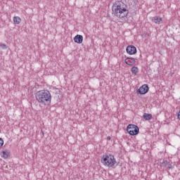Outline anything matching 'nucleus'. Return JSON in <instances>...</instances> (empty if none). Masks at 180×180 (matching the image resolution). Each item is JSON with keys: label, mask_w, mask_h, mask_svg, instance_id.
<instances>
[{"label": "nucleus", "mask_w": 180, "mask_h": 180, "mask_svg": "<svg viewBox=\"0 0 180 180\" xmlns=\"http://www.w3.org/2000/svg\"><path fill=\"white\" fill-rule=\"evenodd\" d=\"M112 12L117 18L123 19L129 15V11L126 9L124 4L122 1H116L112 6Z\"/></svg>", "instance_id": "f257e3e1"}, {"label": "nucleus", "mask_w": 180, "mask_h": 180, "mask_svg": "<svg viewBox=\"0 0 180 180\" xmlns=\"http://www.w3.org/2000/svg\"><path fill=\"white\" fill-rule=\"evenodd\" d=\"M35 98L39 103L41 105H49L51 103V94L46 90L39 91L35 94Z\"/></svg>", "instance_id": "f03ea898"}, {"label": "nucleus", "mask_w": 180, "mask_h": 180, "mask_svg": "<svg viewBox=\"0 0 180 180\" xmlns=\"http://www.w3.org/2000/svg\"><path fill=\"white\" fill-rule=\"evenodd\" d=\"M101 162L105 167L112 168L115 167V165L116 164V159L115 158V156L111 154L104 155L101 158Z\"/></svg>", "instance_id": "7ed1b4c3"}, {"label": "nucleus", "mask_w": 180, "mask_h": 180, "mask_svg": "<svg viewBox=\"0 0 180 180\" xmlns=\"http://www.w3.org/2000/svg\"><path fill=\"white\" fill-rule=\"evenodd\" d=\"M139 130V127L133 124H129L127 127V131L130 136H137Z\"/></svg>", "instance_id": "20e7f679"}, {"label": "nucleus", "mask_w": 180, "mask_h": 180, "mask_svg": "<svg viewBox=\"0 0 180 180\" xmlns=\"http://www.w3.org/2000/svg\"><path fill=\"white\" fill-rule=\"evenodd\" d=\"M127 53L129 54L130 56H133V54H136L137 53V49H136V46L133 45H129L126 49Z\"/></svg>", "instance_id": "39448f33"}, {"label": "nucleus", "mask_w": 180, "mask_h": 180, "mask_svg": "<svg viewBox=\"0 0 180 180\" xmlns=\"http://www.w3.org/2000/svg\"><path fill=\"white\" fill-rule=\"evenodd\" d=\"M148 85L143 84L138 89V92L140 94V95H146V94L148 92Z\"/></svg>", "instance_id": "423d86ee"}, {"label": "nucleus", "mask_w": 180, "mask_h": 180, "mask_svg": "<svg viewBox=\"0 0 180 180\" xmlns=\"http://www.w3.org/2000/svg\"><path fill=\"white\" fill-rule=\"evenodd\" d=\"M74 41L75 43H77V44H81L84 41V37L81 34H77L74 37Z\"/></svg>", "instance_id": "0eeeda50"}, {"label": "nucleus", "mask_w": 180, "mask_h": 180, "mask_svg": "<svg viewBox=\"0 0 180 180\" xmlns=\"http://www.w3.org/2000/svg\"><path fill=\"white\" fill-rule=\"evenodd\" d=\"M125 64H127V65H134V64H136V58H127L125 59Z\"/></svg>", "instance_id": "6e6552de"}, {"label": "nucleus", "mask_w": 180, "mask_h": 180, "mask_svg": "<svg viewBox=\"0 0 180 180\" xmlns=\"http://www.w3.org/2000/svg\"><path fill=\"white\" fill-rule=\"evenodd\" d=\"M162 165L163 167H167L168 169H172V165L168 160H163Z\"/></svg>", "instance_id": "1a4fd4ad"}, {"label": "nucleus", "mask_w": 180, "mask_h": 180, "mask_svg": "<svg viewBox=\"0 0 180 180\" xmlns=\"http://www.w3.org/2000/svg\"><path fill=\"white\" fill-rule=\"evenodd\" d=\"M153 22H154V23H156V25H160L161 23H162V18H158V17H154L152 19Z\"/></svg>", "instance_id": "9d476101"}, {"label": "nucleus", "mask_w": 180, "mask_h": 180, "mask_svg": "<svg viewBox=\"0 0 180 180\" xmlns=\"http://www.w3.org/2000/svg\"><path fill=\"white\" fill-rule=\"evenodd\" d=\"M143 117L145 120H151L153 119V115L148 113H144Z\"/></svg>", "instance_id": "9b49d317"}, {"label": "nucleus", "mask_w": 180, "mask_h": 180, "mask_svg": "<svg viewBox=\"0 0 180 180\" xmlns=\"http://www.w3.org/2000/svg\"><path fill=\"white\" fill-rule=\"evenodd\" d=\"M13 20L15 25H19L22 22V19L19 16L14 17Z\"/></svg>", "instance_id": "f8f14e48"}, {"label": "nucleus", "mask_w": 180, "mask_h": 180, "mask_svg": "<svg viewBox=\"0 0 180 180\" xmlns=\"http://www.w3.org/2000/svg\"><path fill=\"white\" fill-rule=\"evenodd\" d=\"M131 72L134 75H137L139 72V68L134 66L133 68H131Z\"/></svg>", "instance_id": "ddd939ff"}, {"label": "nucleus", "mask_w": 180, "mask_h": 180, "mask_svg": "<svg viewBox=\"0 0 180 180\" xmlns=\"http://www.w3.org/2000/svg\"><path fill=\"white\" fill-rule=\"evenodd\" d=\"M2 157L3 158H8V157H9V153L8 152V150L3 151Z\"/></svg>", "instance_id": "4468645a"}, {"label": "nucleus", "mask_w": 180, "mask_h": 180, "mask_svg": "<svg viewBox=\"0 0 180 180\" xmlns=\"http://www.w3.org/2000/svg\"><path fill=\"white\" fill-rule=\"evenodd\" d=\"M0 47H1L3 50H6V49H8V46L5 44H1Z\"/></svg>", "instance_id": "2eb2a0df"}, {"label": "nucleus", "mask_w": 180, "mask_h": 180, "mask_svg": "<svg viewBox=\"0 0 180 180\" xmlns=\"http://www.w3.org/2000/svg\"><path fill=\"white\" fill-rule=\"evenodd\" d=\"M4 146V139L2 138H0V148Z\"/></svg>", "instance_id": "dca6fc26"}, {"label": "nucleus", "mask_w": 180, "mask_h": 180, "mask_svg": "<svg viewBox=\"0 0 180 180\" xmlns=\"http://www.w3.org/2000/svg\"><path fill=\"white\" fill-rule=\"evenodd\" d=\"M177 117L180 120V111L178 112Z\"/></svg>", "instance_id": "f3484780"}, {"label": "nucleus", "mask_w": 180, "mask_h": 180, "mask_svg": "<svg viewBox=\"0 0 180 180\" xmlns=\"http://www.w3.org/2000/svg\"><path fill=\"white\" fill-rule=\"evenodd\" d=\"M110 139H111L110 136L107 137V140H110Z\"/></svg>", "instance_id": "a211bd4d"}]
</instances>
